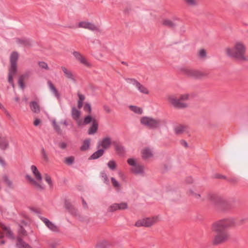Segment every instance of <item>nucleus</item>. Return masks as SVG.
<instances>
[{
    "instance_id": "nucleus-1",
    "label": "nucleus",
    "mask_w": 248,
    "mask_h": 248,
    "mask_svg": "<svg viewBox=\"0 0 248 248\" xmlns=\"http://www.w3.org/2000/svg\"><path fill=\"white\" fill-rule=\"evenodd\" d=\"M225 51L226 55L229 57L243 62L248 60V58L245 55L247 52V46L242 41H236L232 47H226Z\"/></svg>"
},
{
    "instance_id": "nucleus-2",
    "label": "nucleus",
    "mask_w": 248,
    "mask_h": 248,
    "mask_svg": "<svg viewBox=\"0 0 248 248\" xmlns=\"http://www.w3.org/2000/svg\"><path fill=\"white\" fill-rule=\"evenodd\" d=\"M30 169L34 178L27 174L25 176L26 178L30 184L35 186L38 190H44L45 186L41 184L43 180L41 172L35 165H31Z\"/></svg>"
},
{
    "instance_id": "nucleus-3",
    "label": "nucleus",
    "mask_w": 248,
    "mask_h": 248,
    "mask_svg": "<svg viewBox=\"0 0 248 248\" xmlns=\"http://www.w3.org/2000/svg\"><path fill=\"white\" fill-rule=\"evenodd\" d=\"M19 55L16 51L12 52L10 56V66L8 68V81L14 88L13 78L17 72V62Z\"/></svg>"
},
{
    "instance_id": "nucleus-4",
    "label": "nucleus",
    "mask_w": 248,
    "mask_h": 248,
    "mask_svg": "<svg viewBox=\"0 0 248 248\" xmlns=\"http://www.w3.org/2000/svg\"><path fill=\"white\" fill-rule=\"evenodd\" d=\"M142 126L150 129H156L165 123V121L157 118L150 116H143L140 119Z\"/></svg>"
},
{
    "instance_id": "nucleus-5",
    "label": "nucleus",
    "mask_w": 248,
    "mask_h": 248,
    "mask_svg": "<svg viewBox=\"0 0 248 248\" xmlns=\"http://www.w3.org/2000/svg\"><path fill=\"white\" fill-rule=\"evenodd\" d=\"M235 221L233 218H227L220 219L214 222L211 225L212 231H219L220 230H224L233 227Z\"/></svg>"
},
{
    "instance_id": "nucleus-6",
    "label": "nucleus",
    "mask_w": 248,
    "mask_h": 248,
    "mask_svg": "<svg viewBox=\"0 0 248 248\" xmlns=\"http://www.w3.org/2000/svg\"><path fill=\"white\" fill-rule=\"evenodd\" d=\"M127 163L130 167V170L131 173L135 175H144V167L139 163L138 158L130 157L127 159Z\"/></svg>"
},
{
    "instance_id": "nucleus-7",
    "label": "nucleus",
    "mask_w": 248,
    "mask_h": 248,
    "mask_svg": "<svg viewBox=\"0 0 248 248\" xmlns=\"http://www.w3.org/2000/svg\"><path fill=\"white\" fill-rule=\"evenodd\" d=\"M216 233L212 239L214 245H219L226 243L230 238V234L226 230H220L219 231H213Z\"/></svg>"
},
{
    "instance_id": "nucleus-8",
    "label": "nucleus",
    "mask_w": 248,
    "mask_h": 248,
    "mask_svg": "<svg viewBox=\"0 0 248 248\" xmlns=\"http://www.w3.org/2000/svg\"><path fill=\"white\" fill-rule=\"evenodd\" d=\"M179 71L187 77L196 79H201L206 76V74L201 70L184 67H181Z\"/></svg>"
},
{
    "instance_id": "nucleus-9",
    "label": "nucleus",
    "mask_w": 248,
    "mask_h": 248,
    "mask_svg": "<svg viewBox=\"0 0 248 248\" xmlns=\"http://www.w3.org/2000/svg\"><path fill=\"white\" fill-rule=\"evenodd\" d=\"M169 102L176 108H185L187 107L188 105L185 102L180 101V98H177L174 94H170L167 96Z\"/></svg>"
},
{
    "instance_id": "nucleus-10",
    "label": "nucleus",
    "mask_w": 248,
    "mask_h": 248,
    "mask_svg": "<svg viewBox=\"0 0 248 248\" xmlns=\"http://www.w3.org/2000/svg\"><path fill=\"white\" fill-rule=\"evenodd\" d=\"M127 81L129 84H130L135 86L140 93L145 94H147L149 93L148 89L140 84L136 79L134 78H128L127 79Z\"/></svg>"
},
{
    "instance_id": "nucleus-11",
    "label": "nucleus",
    "mask_w": 248,
    "mask_h": 248,
    "mask_svg": "<svg viewBox=\"0 0 248 248\" xmlns=\"http://www.w3.org/2000/svg\"><path fill=\"white\" fill-rule=\"evenodd\" d=\"M39 218L51 231L53 232H58L59 231L58 226L50 221L48 218L42 216H40Z\"/></svg>"
},
{
    "instance_id": "nucleus-12",
    "label": "nucleus",
    "mask_w": 248,
    "mask_h": 248,
    "mask_svg": "<svg viewBox=\"0 0 248 248\" xmlns=\"http://www.w3.org/2000/svg\"><path fill=\"white\" fill-rule=\"evenodd\" d=\"M78 28L87 29L92 31H98L99 30L98 28L95 25L87 21L79 22L78 23Z\"/></svg>"
},
{
    "instance_id": "nucleus-13",
    "label": "nucleus",
    "mask_w": 248,
    "mask_h": 248,
    "mask_svg": "<svg viewBox=\"0 0 248 248\" xmlns=\"http://www.w3.org/2000/svg\"><path fill=\"white\" fill-rule=\"evenodd\" d=\"M111 144V139L109 136H106L99 140L98 142V148L101 147L103 150L109 148Z\"/></svg>"
},
{
    "instance_id": "nucleus-14",
    "label": "nucleus",
    "mask_w": 248,
    "mask_h": 248,
    "mask_svg": "<svg viewBox=\"0 0 248 248\" xmlns=\"http://www.w3.org/2000/svg\"><path fill=\"white\" fill-rule=\"evenodd\" d=\"M73 54L75 58L82 64L87 67L91 66V64L79 52L74 51Z\"/></svg>"
},
{
    "instance_id": "nucleus-15",
    "label": "nucleus",
    "mask_w": 248,
    "mask_h": 248,
    "mask_svg": "<svg viewBox=\"0 0 248 248\" xmlns=\"http://www.w3.org/2000/svg\"><path fill=\"white\" fill-rule=\"evenodd\" d=\"M71 115L72 118L76 121L79 126L82 125V120L80 119L81 112L80 111L76 108L75 107H73L71 111Z\"/></svg>"
},
{
    "instance_id": "nucleus-16",
    "label": "nucleus",
    "mask_w": 248,
    "mask_h": 248,
    "mask_svg": "<svg viewBox=\"0 0 248 248\" xmlns=\"http://www.w3.org/2000/svg\"><path fill=\"white\" fill-rule=\"evenodd\" d=\"M146 227H150L159 221V217L158 216H154L144 218Z\"/></svg>"
},
{
    "instance_id": "nucleus-17",
    "label": "nucleus",
    "mask_w": 248,
    "mask_h": 248,
    "mask_svg": "<svg viewBox=\"0 0 248 248\" xmlns=\"http://www.w3.org/2000/svg\"><path fill=\"white\" fill-rule=\"evenodd\" d=\"M9 140L5 137L0 136V149L6 150L9 148Z\"/></svg>"
},
{
    "instance_id": "nucleus-18",
    "label": "nucleus",
    "mask_w": 248,
    "mask_h": 248,
    "mask_svg": "<svg viewBox=\"0 0 248 248\" xmlns=\"http://www.w3.org/2000/svg\"><path fill=\"white\" fill-rule=\"evenodd\" d=\"M141 155L144 159H149L153 156V151L149 148H145L141 151Z\"/></svg>"
},
{
    "instance_id": "nucleus-19",
    "label": "nucleus",
    "mask_w": 248,
    "mask_h": 248,
    "mask_svg": "<svg viewBox=\"0 0 248 248\" xmlns=\"http://www.w3.org/2000/svg\"><path fill=\"white\" fill-rule=\"evenodd\" d=\"M2 181L5 186L10 189H14L15 187L14 184L10 178L6 174L2 176Z\"/></svg>"
},
{
    "instance_id": "nucleus-20",
    "label": "nucleus",
    "mask_w": 248,
    "mask_h": 248,
    "mask_svg": "<svg viewBox=\"0 0 248 248\" xmlns=\"http://www.w3.org/2000/svg\"><path fill=\"white\" fill-rule=\"evenodd\" d=\"M61 69L67 78L72 80L74 82H76V79H75L74 75L71 71L69 70L64 66L62 67Z\"/></svg>"
},
{
    "instance_id": "nucleus-21",
    "label": "nucleus",
    "mask_w": 248,
    "mask_h": 248,
    "mask_svg": "<svg viewBox=\"0 0 248 248\" xmlns=\"http://www.w3.org/2000/svg\"><path fill=\"white\" fill-rule=\"evenodd\" d=\"M179 19L177 17L173 18V20H171L170 19H164L162 21V24L166 26L170 27H173L175 26V23H174V21L175 20H178Z\"/></svg>"
},
{
    "instance_id": "nucleus-22",
    "label": "nucleus",
    "mask_w": 248,
    "mask_h": 248,
    "mask_svg": "<svg viewBox=\"0 0 248 248\" xmlns=\"http://www.w3.org/2000/svg\"><path fill=\"white\" fill-rule=\"evenodd\" d=\"M48 85L49 87V88L52 93L54 94L55 96L57 97V99H60V94L58 91H57V89L55 88V87L53 85V84L52 83V82L50 81H48Z\"/></svg>"
},
{
    "instance_id": "nucleus-23",
    "label": "nucleus",
    "mask_w": 248,
    "mask_h": 248,
    "mask_svg": "<svg viewBox=\"0 0 248 248\" xmlns=\"http://www.w3.org/2000/svg\"><path fill=\"white\" fill-rule=\"evenodd\" d=\"M98 124L95 121H93L91 126L90 127L88 130L89 135H93L96 133L98 129Z\"/></svg>"
},
{
    "instance_id": "nucleus-24",
    "label": "nucleus",
    "mask_w": 248,
    "mask_h": 248,
    "mask_svg": "<svg viewBox=\"0 0 248 248\" xmlns=\"http://www.w3.org/2000/svg\"><path fill=\"white\" fill-rule=\"evenodd\" d=\"M30 108L31 110L35 113H38L40 112V107L38 104L35 101L30 103Z\"/></svg>"
},
{
    "instance_id": "nucleus-25",
    "label": "nucleus",
    "mask_w": 248,
    "mask_h": 248,
    "mask_svg": "<svg viewBox=\"0 0 248 248\" xmlns=\"http://www.w3.org/2000/svg\"><path fill=\"white\" fill-rule=\"evenodd\" d=\"M0 227L5 232L7 236L9 238L14 239L13 233L11 231L10 229L8 227L5 226L4 224L2 223L0 224Z\"/></svg>"
},
{
    "instance_id": "nucleus-26",
    "label": "nucleus",
    "mask_w": 248,
    "mask_h": 248,
    "mask_svg": "<svg viewBox=\"0 0 248 248\" xmlns=\"http://www.w3.org/2000/svg\"><path fill=\"white\" fill-rule=\"evenodd\" d=\"M129 108L136 114L140 115L143 113L142 108L137 106L130 105Z\"/></svg>"
},
{
    "instance_id": "nucleus-27",
    "label": "nucleus",
    "mask_w": 248,
    "mask_h": 248,
    "mask_svg": "<svg viewBox=\"0 0 248 248\" xmlns=\"http://www.w3.org/2000/svg\"><path fill=\"white\" fill-rule=\"evenodd\" d=\"M104 153V150H103V149H100L98 150L97 151H96V152H95L91 156V158L92 159H97L98 158H99L100 156H101L102 155H103Z\"/></svg>"
},
{
    "instance_id": "nucleus-28",
    "label": "nucleus",
    "mask_w": 248,
    "mask_h": 248,
    "mask_svg": "<svg viewBox=\"0 0 248 248\" xmlns=\"http://www.w3.org/2000/svg\"><path fill=\"white\" fill-rule=\"evenodd\" d=\"M17 246L19 248H32L28 244L23 241L21 238H17Z\"/></svg>"
},
{
    "instance_id": "nucleus-29",
    "label": "nucleus",
    "mask_w": 248,
    "mask_h": 248,
    "mask_svg": "<svg viewBox=\"0 0 248 248\" xmlns=\"http://www.w3.org/2000/svg\"><path fill=\"white\" fill-rule=\"evenodd\" d=\"M91 143V140L90 139H87L85 140L83 142V144L80 147V150L81 151H86L89 149Z\"/></svg>"
},
{
    "instance_id": "nucleus-30",
    "label": "nucleus",
    "mask_w": 248,
    "mask_h": 248,
    "mask_svg": "<svg viewBox=\"0 0 248 248\" xmlns=\"http://www.w3.org/2000/svg\"><path fill=\"white\" fill-rule=\"evenodd\" d=\"M188 193L191 196H193L197 199H200L201 198V195L200 193H197L196 190L193 188H190L188 190Z\"/></svg>"
},
{
    "instance_id": "nucleus-31",
    "label": "nucleus",
    "mask_w": 248,
    "mask_h": 248,
    "mask_svg": "<svg viewBox=\"0 0 248 248\" xmlns=\"http://www.w3.org/2000/svg\"><path fill=\"white\" fill-rule=\"evenodd\" d=\"M78 95L79 98V99L78 101V108H82L83 106V102L85 97L84 95L81 94L80 93H78Z\"/></svg>"
},
{
    "instance_id": "nucleus-32",
    "label": "nucleus",
    "mask_w": 248,
    "mask_h": 248,
    "mask_svg": "<svg viewBox=\"0 0 248 248\" xmlns=\"http://www.w3.org/2000/svg\"><path fill=\"white\" fill-rule=\"evenodd\" d=\"M118 210L117 203H114L110 205L107 209L108 212H114Z\"/></svg>"
},
{
    "instance_id": "nucleus-33",
    "label": "nucleus",
    "mask_w": 248,
    "mask_h": 248,
    "mask_svg": "<svg viewBox=\"0 0 248 248\" xmlns=\"http://www.w3.org/2000/svg\"><path fill=\"white\" fill-rule=\"evenodd\" d=\"M107 166L111 170H114L117 167V164L114 160H109L107 163Z\"/></svg>"
},
{
    "instance_id": "nucleus-34",
    "label": "nucleus",
    "mask_w": 248,
    "mask_h": 248,
    "mask_svg": "<svg viewBox=\"0 0 248 248\" xmlns=\"http://www.w3.org/2000/svg\"><path fill=\"white\" fill-rule=\"evenodd\" d=\"M185 131V128L183 125H178L175 127L174 131L177 135H180L183 133Z\"/></svg>"
},
{
    "instance_id": "nucleus-35",
    "label": "nucleus",
    "mask_w": 248,
    "mask_h": 248,
    "mask_svg": "<svg viewBox=\"0 0 248 248\" xmlns=\"http://www.w3.org/2000/svg\"><path fill=\"white\" fill-rule=\"evenodd\" d=\"M185 3L190 7H196L198 5L197 0H184Z\"/></svg>"
},
{
    "instance_id": "nucleus-36",
    "label": "nucleus",
    "mask_w": 248,
    "mask_h": 248,
    "mask_svg": "<svg viewBox=\"0 0 248 248\" xmlns=\"http://www.w3.org/2000/svg\"><path fill=\"white\" fill-rule=\"evenodd\" d=\"M119 210H126L128 208V204L126 202H121L117 203Z\"/></svg>"
},
{
    "instance_id": "nucleus-37",
    "label": "nucleus",
    "mask_w": 248,
    "mask_h": 248,
    "mask_svg": "<svg viewBox=\"0 0 248 248\" xmlns=\"http://www.w3.org/2000/svg\"><path fill=\"white\" fill-rule=\"evenodd\" d=\"M115 147V150L118 154H123L125 152V149L123 146L119 144H116Z\"/></svg>"
},
{
    "instance_id": "nucleus-38",
    "label": "nucleus",
    "mask_w": 248,
    "mask_h": 248,
    "mask_svg": "<svg viewBox=\"0 0 248 248\" xmlns=\"http://www.w3.org/2000/svg\"><path fill=\"white\" fill-rule=\"evenodd\" d=\"M100 176L103 181L104 183L108 184L109 183V179L108 175L105 171H103L100 173Z\"/></svg>"
},
{
    "instance_id": "nucleus-39",
    "label": "nucleus",
    "mask_w": 248,
    "mask_h": 248,
    "mask_svg": "<svg viewBox=\"0 0 248 248\" xmlns=\"http://www.w3.org/2000/svg\"><path fill=\"white\" fill-rule=\"evenodd\" d=\"M135 226L137 227H146L144 218L137 220L135 223Z\"/></svg>"
},
{
    "instance_id": "nucleus-40",
    "label": "nucleus",
    "mask_w": 248,
    "mask_h": 248,
    "mask_svg": "<svg viewBox=\"0 0 248 248\" xmlns=\"http://www.w3.org/2000/svg\"><path fill=\"white\" fill-rule=\"evenodd\" d=\"M45 179L46 182L49 185V186L50 187H52L53 186V182L52 181V179L49 175H48L47 174H46L45 175Z\"/></svg>"
},
{
    "instance_id": "nucleus-41",
    "label": "nucleus",
    "mask_w": 248,
    "mask_h": 248,
    "mask_svg": "<svg viewBox=\"0 0 248 248\" xmlns=\"http://www.w3.org/2000/svg\"><path fill=\"white\" fill-rule=\"evenodd\" d=\"M92 121V118L90 115L86 116L84 121L82 120V125H86L90 124Z\"/></svg>"
},
{
    "instance_id": "nucleus-42",
    "label": "nucleus",
    "mask_w": 248,
    "mask_h": 248,
    "mask_svg": "<svg viewBox=\"0 0 248 248\" xmlns=\"http://www.w3.org/2000/svg\"><path fill=\"white\" fill-rule=\"evenodd\" d=\"M75 160V157L73 156L66 157L65 158V163L68 165H72Z\"/></svg>"
},
{
    "instance_id": "nucleus-43",
    "label": "nucleus",
    "mask_w": 248,
    "mask_h": 248,
    "mask_svg": "<svg viewBox=\"0 0 248 248\" xmlns=\"http://www.w3.org/2000/svg\"><path fill=\"white\" fill-rule=\"evenodd\" d=\"M110 179L112 185L114 187L118 189L120 188L121 185L120 183L118 182V181H117L115 178H114V177H111Z\"/></svg>"
},
{
    "instance_id": "nucleus-44",
    "label": "nucleus",
    "mask_w": 248,
    "mask_h": 248,
    "mask_svg": "<svg viewBox=\"0 0 248 248\" xmlns=\"http://www.w3.org/2000/svg\"><path fill=\"white\" fill-rule=\"evenodd\" d=\"M189 94L188 93L181 94L179 97L180 101L184 102L185 101L188 100L189 99Z\"/></svg>"
},
{
    "instance_id": "nucleus-45",
    "label": "nucleus",
    "mask_w": 248,
    "mask_h": 248,
    "mask_svg": "<svg viewBox=\"0 0 248 248\" xmlns=\"http://www.w3.org/2000/svg\"><path fill=\"white\" fill-rule=\"evenodd\" d=\"M51 121H52L53 126L55 130L59 133L61 132V128H60V126H59V125L57 124L55 119H53V120H52Z\"/></svg>"
},
{
    "instance_id": "nucleus-46",
    "label": "nucleus",
    "mask_w": 248,
    "mask_h": 248,
    "mask_svg": "<svg viewBox=\"0 0 248 248\" xmlns=\"http://www.w3.org/2000/svg\"><path fill=\"white\" fill-rule=\"evenodd\" d=\"M31 75V72H26L22 75H21L19 77V78L22 79L23 80H25V79H28Z\"/></svg>"
},
{
    "instance_id": "nucleus-47",
    "label": "nucleus",
    "mask_w": 248,
    "mask_h": 248,
    "mask_svg": "<svg viewBox=\"0 0 248 248\" xmlns=\"http://www.w3.org/2000/svg\"><path fill=\"white\" fill-rule=\"evenodd\" d=\"M41 154H42V156H43V158L44 159V160L46 161H49L48 156L47 155L46 152V151L44 149H42Z\"/></svg>"
},
{
    "instance_id": "nucleus-48",
    "label": "nucleus",
    "mask_w": 248,
    "mask_h": 248,
    "mask_svg": "<svg viewBox=\"0 0 248 248\" xmlns=\"http://www.w3.org/2000/svg\"><path fill=\"white\" fill-rule=\"evenodd\" d=\"M39 66L40 68L45 69H48V66L47 65V64L44 62H39Z\"/></svg>"
},
{
    "instance_id": "nucleus-49",
    "label": "nucleus",
    "mask_w": 248,
    "mask_h": 248,
    "mask_svg": "<svg viewBox=\"0 0 248 248\" xmlns=\"http://www.w3.org/2000/svg\"><path fill=\"white\" fill-rule=\"evenodd\" d=\"M199 56L201 58H205L206 57V53L204 49H201L200 50Z\"/></svg>"
},
{
    "instance_id": "nucleus-50",
    "label": "nucleus",
    "mask_w": 248,
    "mask_h": 248,
    "mask_svg": "<svg viewBox=\"0 0 248 248\" xmlns=\"http://www.w3.org/2000/svg\"><path fill=\"white\" fill-rule=\"evenodd\" d=\"M84 109L85 110L88 111L89 112H91L92 108L90 104L88 103H85L84 107Z\"/></svg>"
},
{
    "instance_id": "nucleus-51",
    "label": "nucleus",
    "mask_w": 248,
    "mask_h": 248,
    "mask_svg": "<svg viewBox=\"0 0 248 248\" xmlns=\"http://www.w3.org/2000/svg\"><path fill=\"white\" fill-rule=\"evenodd\" d=\"M67 146V143H66L65 142H60L59 144V147L61 149H65L66 148Z\"/></svg>"
},
{
    "instance_id": "nucleus-52",
    "label": "nucleus",
    "mask_w": 248,
    "mask_h": 248,
    "mask_svg": "<svg viewBox=\"0 0 248 248\" xmlns=\"http://www.w3.org/2000/svg\"><path fill=\"white\" fill-rule=\"evenodd\" d=\"M24 80H23L21 79H20V78L18 79V85H19L20 88L22 89H24V86H25L24 83Z\"/></svg>"
},
{
    "instance_id": "nucleus-53",
    "label": "nucleus",
    "mask_w": 248,
    "mask_h": 248,
    "mask_svg": "<svg viewBox=\"0 0 248 248\" xmlns=\"http://www.w3.org/2000/svg\"><path fill=\"white\" fill-rule=\"evenodd\" d=\"M17 43L20 45H25L26 44V41L23 39H18L17 40Z\"/></svg>"
},
{
    "instance_id": "nucleus-54",
    "label": "nucleus",
    "mask_w": 248,
    "mask_h": 248,
    "mask_svg": "<svg viewBox=\"0 0 248 248\" xmlns=\"http://www.w3.org/2000/svg\"><path fill=\"white\" fill-rule=\"evenodd\" d=\"M104 109L105 111L107 113H110L111 112V109L108 106H104Z\"/></svg>"
},
{
    "instance_id": "nucleus-55",
    "label": "nucleus",
    "mask_w": 248,
    "mask_h": 248,
    "mask_svg": "<svg viewBox=\"0 0 248 248\" xmlns=\"http://www.w3.org/2000/svg\"><path fill=\"white\" fill-rule=\"evenodd\" d=\"M40 124V120L39 119H35L33 124L35 126H38Z\"/></svg>"
},
{
    "instance_id": "nucleus-56",
    "label": "nucleus",
    "mask_w": 248,
    "mask_h": 248,
    "mask_svg": "<svg viewBox=\"0 0 248 248\" xmlns=\"http://www.w3.org/2000/svg\"><path fill=\"white\" fill-rule=\"evenodd\" d=\"M181 144L182 145L186 147H188V144L186 142V140H182L181 141Z\"/></svg>"
},
{
    "instance_id": "nucleus-57",
    "label": "nucleus",
    "mask_w": 248,
    "mask_h": 248,
    "mask_svg": "<svg viewBox=\"0 0 248 248\" xmlns=\"http://www.w3.org/2000/svg\"><path fill=\"white\" fill-rule=\"evenodd\" d=\"M119 176L122 179L124 178V174L121 171H119L118 173Z\"/></svg>"
},
{
    "instance_id": "nucleus-58",
    "label": "nucleus",
    "mask_w": 248,
    "mask_h": 248,
    "mask_svg": "<svg viewBox=\"0 0 248 248\" xmlns=\"http://www.w3.org/2000/svg\"><path fill=\"white\" fill-rule=\"evenodd\" d=\"M3 237V235H0V240ZM5 241L4 240H0V245H4Z\"/></svg>"
},
{
    "instance_id": "nucleus-59",
    "label": "nucleus",
    "mask_w": 248,
    "mask_h": 248,
    "mask_svg": "<svg viewBox=\"0 0 248 248\" xmlns=\"http://www.w3.org/2000/svg\"><path fill=\"white\" fill-rule=\"evenodd\" d=\"M62 124H64L65 126H67L68 125V123L66 120H63L61 122Z\"/></svg>"
},
{
    "instance_id": "nucleus-60",
    "label": "nucleus",
    "mask_w": 248,
    "mask_h": 248,
    "mask_svg": "<svg viewBox=\"0 0 248 248\" xmlns=\"http://www.w3.org/2000/svg\"><path fill=\"white\" fill-rule=\"evenodd\" d=\"M0 163L2 165H4V164H5L4 161L0 157Z\"/></svg>"
},
{
    "instance_id": "nucleus-61",
    "label": "nucleus",
    "mask_w": 248,
    "mask_h": 248,
    "mask_svg": "<svg viewBox=\"0 0 248 248\" xmlns=\"http://www.w3.org/2000/svg\"><path fill=\"white\" fill-rule=\"evenodd\" d=\"M15 100L16 101V102H19V99L18 97H15Z\"/></svg>"
},
{
    "instance_id": "nucleus-62",
    "label": "nucleus",
    "mask_w": 248,
    "mask_h": 248,
    "mask_svg": "<svg viewBox=\"0 0 248 248\" xmlns=\"http://www.w3.org/2000/svg\"><path fill=\"white\" fill-rule=\"evenodd\" d=\"M0 108L1 109H4V107H3V106L2 105H1V104H0Z\"/></svg>"
}]
</instances>
